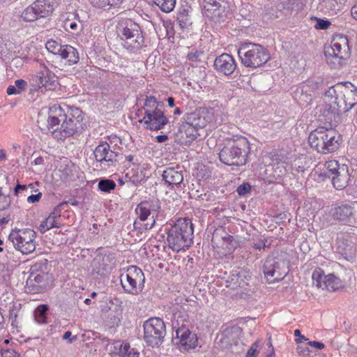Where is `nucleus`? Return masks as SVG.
Wrapping results in <instances>:
<instances>
[{
  "label": "nucleus",
  "instance_id": "obj_7",
  "mask_svg": "<svg viewBox=\"0 0 357 357\" xmlns=\"http://www.w3.org/2000/svg\"><path fill=\"white\" fill-rule=\"evenodd\" d=\"M238 55L243 66L252 68L263 66L270 59L268 52L255 43L243 44L238 50Z\"/></svg>",
  "mask_w": 357,
  "mask_h": 357
},
{
  "label": "nucleus",
  "instance_id": "obj_51",
  "mask_svg": "<svg viewBox=\"0 0 357 357\" xmlns=\"http://www.w3.org/2000/svg\"><path fill=\"white\" fill-rule=\"evenodd\" d=\"M251 190V185L249 183H243L240 185L236 191L239 195H245Z\"/></svg>",
  "mask_w": 357,
  "mask_h": 357
},
{
  "label": "nucleus",
  "instance_id": "obj_63",
  "mask_svg": "<svg viewBox=\"0 0 357 357\" xmlns=\"http://www.w3.org/2000/svg\"><path fill=\"white\" fill-rule=\"evenodd\" d=\"M2 357H20V356L15 351H6Z\"/></svg>",
  "mask_w": 357,
  "mask_h": 357
},
{
  "label": "nucleus",
  "instance_id": "obj_31",
  "mask_svg": "<svg viewBox=\"0 0 357 357\" xmlns=\"http://www.w3.org/2000/svg\"><path fill=\"white\" fill-rule=\"evenodd\" d=\"M60 56L66 59L70 66L77 63L79 60L77 49L70 45H63V50L60 52Z\"/></svg>",
  "mask_w": 357,
  "mask_h": 357
},
{
  "label": "nucleus",
  "instance_id": "obj_34",
  "mask_svg": "<svg viewBox=\"0 0 357 357\" xmlns=\"http://www.w3.org/2000/svg\"><path fill=\"white\" fill-rule=\"evenodd\" d=\"M50 266L47 259H42L34 263L30 268V274L50 276Z\"/></svg>",
  "mask_w": 357,
  "mask_h": 357
},
{
  "label": "nucleus",
  "instance_id": "obj_30",
  "mask_svg": "<svg viewBox=\"0 0 357 357\" xmlns=\"http://www.w3.org/2000/svg\"><path fill=\"white\" fill-rule=\"evenodd\" d=\"M347 95L345 94L343 100H345L347 106V112L357 104V88L350 82H345V90Z\"/></svg>",
  "mask_w": 357,
  "mask_h": 357
},
{
  "label": "nucleus",
  "instance_id": "obj_52",
  "mask_svg": "<svg viewBox=\"0 0 357 357\" xmlns=\"http://www.w3.org/2000/svg\"><path fill=\"white\" fill-rule=\"evenodd\" d=\"M296 351L299 356H307L310 355L311 351L309 349L308 347L306 345L300 344L298 345L296 348Z\"/></svg>",
  "mask_w": 357,
  "mask_h": 357
},
{
  "label": "nucleus",
  "instance_id": "obj_43",
  "mask_svg": "<svg viewBox=\"0 0 357 357\" xmlns=\"http://www.w3.org/2000/svg\"><path fill=\"white\" fill-rule=\"evenodd\" d=\"M115 188L116 183L113 180L102 178L98 182V188L102 192H110V191L114 190Z\"/></svg>",
  "mask_w": 357,
  "mask_h": 357
},
{
  "label": "nucleus",
  "instance_id": "obj_6",
  "mask_svg": "<svg viewBox=\"0 0 357 357\" xmlns=\"http://www.w3.org/2000/svg\"><path fill=\"white\" fill-rule=\"evenodd\" d=\"M289 257L286 252H280L269 255L264 261L263 271L269 283L282 280L289 273Z\"/></svg>",
  "mask_w": 357,
  "mask_h": 357
},
{
  "label": "nucleus",
  "instance_id": "obj_50",
  "mask_svg": "<svg viewBox=\"0 0 357 357\" xmlns=\"http://www.w3.org/2000/svg\"><path fill=\"white\" fill-rule=\"evenodd\" d=\"M316 19H317V24L315 25V28L317 29H322V30L327 29L331 24V22L328 20H325L320 19V18H316Z\"/></svg>",
  "mask_w": 357,
  "mask_h": 357
},
{
  "label": "nucleus",
  "instance_id": "obj_17",
  "mask_svg": "<svg viewBox=\"0 0 357 357\" xmlns=\"http://www.w3.org/2000/svg\"><path fill=\"white\" fill-rule=\"evenodd\" d=\"M56 78L47 67L44 66L31 79V85L35 89L45 88L51 90L56 86Z\"/></svg>",
  "mask_w": 357,
  "mask_h": 357
},
{
  "label": "nucleus",
  "instance_id": "obj_32",
  "mask_svg": "<svg viewBox=\"0 0 357 357\" xmlns=\"http://www.w3.org/2000/svg\"><path fill=\"white\" fill-rule=\"evenodd\" d=\"M63 26L68 32L77 31L82 28V24L75 13H68L66 18L63 20Z\"/></svg>",
  "mask_w": 357,
  "mask_h": 357
},
{
  "label": "nucleus",
  "instance_id": "obj_44",
  "mask_svg": "<svg viewBox=\"0 0 357 357\" xmlns=\"http://www.w3.org/2000/svg\"><path fill=\"white\" fill-rule=\"evenodd\" d=\"M325 167L326 169L325 174L331 178L335 173L336 174L339 171L341 165L336 160H330L325 163Z\"/></svg>",
  "mask_w": 357,
  "mask_h": 357
},
{
  "label": "nucleus",
  "instance_id": "obj_36",
  "mask_svg": "<svg viewBox=\"0 0 357 357\" xmlns=\"http://www.w3.org/2000/svg\"><path fill=\"white\" fill-rule=\"evenodd\" d=\"M144 109L145 116L149 114L150 113L155 112L158 110L162 109L160 107L159 102L157 101L156 98L154 96H146V98L144 105Z\"/></svg>",
  "mask_w": 357,
  "mask_h": 357
},
{
  "label": "nucleus",
  "instance_id": "obj_35",
  "mask_svg": "<svg viewBox=\"0 0 357 357\" xmlns=\"http://www.w3.org/2000/svg\"><path fill=\"white\" fill-rule=\"evenodd\" d=\"M219 238H221L223 243H226V247L231 250L234 248L232 245V242L234 241V237L230 236L226 233L225 229L222 227L219 229H216L213 234L212 240H218Z\"/></svg>",
  "mask_w": 357,
  "mask_h": 357
},
{
  "label": "nucleus",
  "instance_id": "obj_58",
  "mask_svg": "<svg viewBox=\"0 0 357 357\" xmlns=\"http://www.w3.org/2000/svg\"><path fill=\"white\" fill-rule=\"evenodd\" d=\"M303 90L302 89V93L300 97V100L305 101L306 104L310 103L311 101L312 100V96L310 94L303 93Z\"/></svg>",
  "mask_w": 357,
  "mask_h": 357
},
{
  "label": "nucleus",
  "instance_id": "obj_9",
  "mask_svg": "<svg viewBox=\"0 0 357 357\" xmlns=\"http://www.w3.org/2000/svg\"><path fill=\"white\" fill-rule=\"evenodd\" d=\"M348 38L344 36H337L332 41L331 47L325 50L327 63L334 68L340 67L349 55Z\"/></svg>",
  "mask_w": 357,
  "mask_h": 357
},
{
  "label": "nucleus",
  "instance_id": "obj_46",
  "mask_svg": "<svg viewBox=\"0 0 357 357\" xmlns=\"http://www.w3.org/2000/svg\"><path fill=\"white\" fill-rule=\"evenodd\" d=\"M66 116L68 119L79 121V123H82L83 119L82 112L79 108L75 107H70L68 114Z\"/></svg>",
  "mask_w": 357,
  "mask_h": 357
},
{
  "label": "nucleus",
  "instance_id": "obj_16",
  "mask_svg": "<svg viewBox=\"0 0 357 357\" xmlns=\"http://www.w3.org/2000/svg\"><path fill=\"white\" fill-rule=\"evenodd\" d=\"M93 155L97 162L107 167L115 166L117 162V153L111 150L109 144L106 142H101L96 147Z\"/></svg>",
  "mask_w": 357,
  "mask_h": 357
},
{
  "label": "nucleus",
  "instance_id": "obj_47",
  "mask_svg": "<svg viewBox=\"0 0 357 357\" xmlns=\"http://www.w3.org/2000/svg\"><path fill=\"white\" fill-rule=\"evenodd\" d=\"M11 201L9 195H6L2 192V188L0 187V211L9 208Z\"/></svg>",
  "mask_w": 357,
  "mask_h": 357
},
{
  "label": "nucleus",
  "instance_id": "obj_13",
  "mask_svg": "<svg viewBox=\"0 0 357 357\" xmlns=\"http://www.w3.org/2000/svg\"><path fill=\"white\" fill-rule=\"evenodd\" d=\"M160 208L158 202H142L137 205L135 211L139 220L146 222L144 224L146 230L151 229L155 225Z\"/></svg>",
  "mask_w": 357,
  "mask_h": 357
},
{
  "label": "nucleus",
  "instance_id": "obj_38",
  "mask_svg": "<svg viewBox=\"0 0 357 357\" xmlns=\"http://www.w3.org/2000/svg\"><path fill=\"white\" fill-rule=\"evenodd\" d=\"M343 0H321V6L328 12L336 13L337 10H340L344 4Z\"/></svg>",
  "mask_w": 357,
  "mask_h": 357
},
{
  "label": "nucleus",
  "instance_id": "obj_8",
  "mask_svg": "<svg viewBox=\"0 0 357 357\" xmlns=\"http://www.w3.org/2000/svg\"><path fill=\"white\" fill-rule=\"evenodd\" d=\"M186 313H175L172 318V326L175 331L174 339L178 340L176 343L180 344L184 349L195 348L197 343V336L195 333L185 326L184 322L186 321Z\"/></svg>",
  "mask_w": 357,
  "mask_h": 357
},
{
  "label": "nucleus",
  "instance_id": "obj_1",
  "mask_svg": "<svg viewBox=\"0 0 357 357\" xmlns=\"http://www.w3.org/2000/svg\"><path fill=\"white\" fill-rule=\"evenodd\" d=\"M345 90V82H338L336 84L329 87L325 92V97L328 102L323 111V117L326 123L331 126H335L339 119L340 113L347 112V105L345 100H343L344 96L347 95Z\"/></svg>",
  "mask_w": 357,
  "mask_h": 357
},
{
  "label": "nucleus",
  "instance_id": "obj_54",
  "mask_svg": "<svg viewBox=\"0 0 357 357\" xmlns=\"http://www.w3.org/2000/svg\"><path fill=\"white\" fill-rule=\"evenodd\" d=\"M15 85L16 86L17 89L20 90V92L21 93L24 90H25L26 87V82L22 79H17L15 82Z\"/></svg>",
  "mask_w": 357,
  "mask_h": 357
},
{
  "label": "nucleus",
  "instance_id": "obj_15",
  "mask_svg": "<svg viewBox=\"0 0 357 357\" xmlns=\"http://www.w3.org/2000/svg\"><path fill=\"white\" fill-rule=\"evenodd\" d=\"M224 1L204 0V13L215 23L223 22L227 16Z\"/></svg>",
  "mask_w": 357,
  "mask_h": 357
},
{
  "label": "nucleus",
  "instance_id": "obj_29",
  "mask_svg": "<svg viewBox=\"0 0 357 357\" xmlns=\"http://www.w3.org/2000/svg\"><path fill=\"white\" fill-rule=\"evenodd\" d=\"M54 1V0H36L33 3L39 17H47L53 11Z\"/></svg>",
  "mask_w": 357,
  "mask_h": 357
},
{
  "label": "nucleus",
  "instance_id": "obj_18",
  "mask_svg": "<svg viewBox=\"0 0 357 357\" xmlns=\"http://www.w3.org/2000/svg\"><path fill=\"white\" fill-rule=\"evenodd\" d=\"M144 128L150 130H159L162 129L169 122V119L165 115L162 109L150 113L144 116L143 120Z\"/></svg>",
  "mask_w": 357,
  "mask_h": 357
},
{
  "label": "nucleus",
  "instance_id": "obj_3",
  "mask_svg": "<svg viewBox=\"0 0 357 357\" xmlns=\"http://www.w3.org/2000/svg\"><path fill=\"white\" fill-rule=\"evenodd\" d=\"M250 143L244 137L229 139L219 153L220 160L229 166L245 165L250 153Z\"/></svg>",
  "mask_w": 357,
  "mask_h": 357
},
{
  "label": "nucleus",
  "instance_id": "obj_40",
  "mask_svg": "<svg viewBox=\"0 0 357 357\" xmlns=\"http://www.w3.org/2000/svg\"><path fill=\"white\" fill-rule=\"evenodd\" d=\"M48 308L46 305H40L34 311V319L36 321L40 324L47 322V312Z\"/></svg>",
  "mask_w": 357,
  "mask_h": 357
},
{
  "label": "nucleus",
  "instance_id": "obj_37",
  "mask_svg": "<svg viewBox=\"0 0 357 357\" xmlns=\"http://www.w3.org/2000/svg\"><path fill=\"white\" fill-rule=\"evenodd\" d=\"M89 1L95 8L109 10L112 7L121 3L123 0H89Z\"/></svg>",
  "mask_w": 357,
  "mask_h": 357
},
{
  "label": "nucleus",
  "instance_id": "obj_60",
  "mask_svg": "<svg viewBox=\"0 0 357 357\" xmlns=\"http://www.w3.org/2000/svg\"><path fill=\"white\" fill-rule=\"evenodd\" d=\"M308 344L319 350L324 349L325 347L324 343L317 341H310L308 342Z\"/></svg>",
  "mask_w": 357,
  "mask_h": 357
},
{
  "label": "nucleus",
  "instance_id": "obj_57",
  "mask_svg": "<svg viewBox=\"0 0 357 357\" xmlns=\"http://www.w3.org/2000/svg\"><path fill=\"white\" fill-rule=\"evenodd\" d=\"M6 92L10 96V95H16V94L21 93L20 92V90L17 89L15 85H10V86H8V87L7 88Z\"/></svg>",
  "mask_w": 357,
  "mask_h": 357
},
{
  "label": "nucleus",
  "instance_id": "obj_64",
  "mask_svg": "<svg viewBox=\"0 0 357 357\" xmlns=\"http://www.w3.org/2000/svg\"><path fill=\"white\" fill-rule=\"evenodd\" d=\"M351 14L352 17L357 20V2L351 9Z\"/></svg>",
  "mask_w": 357,
  "mask_h": 357
},
{
  "label": "nucleus",
  "instance_id": "obj_22",
  "mask_svg": "<svg viewBox=\"0 0 357 357\" xmlns=\"http://www.w3.org/2000/svg\"><path fill=\"white\" fill-rule=\"evenodd\" d=\"M65 114L61 107L50 108L47 119V129L51 132L55 138L56 132L60 131V123L64 119Z\"/></svg>",
  "mask_w": 357,
  "mask_h": 357
},
{
  "label": "nucleus",
  "instance_id": "obj_4",
  "mask_svg": "<svg viewBox=\"0 0 357 357\" xmlns=\"http://www.w3.org/2000/svg\"><path fill=\"white\" fill-rule=\"evenodd\" d=\"M328 125L330 128L318 127L308 137L310 146L323 154L334 152L340 146V135Z\"/></svg>",
  "mask_w": 357,
  "mask_h": 357
},
{
  "label": "nucleus",
  "instance_id": "obj_61",
  "mask_svg": "<svg viewBox=\"0 0 357 357\" xmlns=\"http://www.w3.org/2000/svg\"><path fill=\"white\" fill-rule=\"evenodd\" d=\"M294 335L296 337H299V338L296 339V341L297 343H301L303 340L306 341L307 338L305 336L302 335L300 330L296 329L294 331Z\"/></svg>",
  "mask_w": 357,
  "mask_h": 357
},
{
  "label": "nucleus",
  "instance_id": "obj_14",
  "mask_svg": "<svg viewBox=\"0 0 357 357\" xmlns=\"http://www.w3.org/2000/svg\"><path fill=\"white\" fill-rule=\"evenodd\" d=\"M313 284L318 288L336 291L342 286V280L333 274L326 275L321 268L315 269L312 275Z\"/></svg>",
  "mask_w": 357,
  "mask_h": 357
},
{
  "label": "nucleus",
  "instance_id": "obj_55",
  "mask_svg": "<svg viewBox=\"0 0 357 357\" xmlns=\"http://www.w3.org/2000/svg\"><path fill=\"white\" fill-rule=\"evenodd\" d=\"M41 197H42L41 192H38V194H36V195H29L27 197V202L29 204H34V203L38 202L40 201Z\"/></svg>",
  "mask_w": 357,
  "mask_h": 357
},
{
  "label": "nucleus",
  "instance_id": "obj_23",
  "mask_svg": "<svg viewBox=\"0 0 357 357\" xmlns=\"http://www.w3.org/2000/svg\"><path fill=\"white\" fill-rule=\"evenodd\" d=\"M162 176L169 186L179 185L183 181V172L178 165L166 167L162 172Z\"/></svg>",
  "mask_w": 357,
  "mask_h": 357
},
{
  "label": "nucleus",
  "instance_id": "obj_21",
  "mask_svg": "<svg viewBox=\"0 0 357 357\" xmlns=\"http://www.w3.org/2000/svg\"><path fill=\"white\" fill-rule=\"evenodd\" d=\"M81 127L82 123H79V121L68 119L66 114H65L64 119L60 126V131L56 132L55 139L63 140L66 137L73 135Z\"/></svg>",
  "mask_w": 357,
  "mask_h": 357
},
{
  "label": "nucleus",
  "instance_id": "obj_25",
  "mask_svg": "<svg viewBox=\"0 0 357 357\" xmlns=\"http://www.w3.org/2000/svg\"><path fill=\"white\" fill-rule=\"evenodd\" d=\"M183 119L188 124L199 130L206 126L207 121L205 116V112L203 110L196 109L195 111L187 113L183 117Z\"/></svg>",
  "mask_w": 357,
  "mask_h": 357
},
{
  "label": "nucleus",
  "instance_id": "obj_12",
  "mask_svg": "<svg viewBox=\"0 0 357 357\" xmlns=\"http://www.w3.org/2000/svg\"><path fill=\"white\" fill-rule=\"evenodd\" d=\"M36 232L31 229H13L8 236L14 248L23 255L33 252L36 249Z\"/></svg>",
  "mask_w": 357,
  "mask_h": 357
},
{
  "label": "nucleus",
  "instance_id": "obj_10",
  "mask_svg": "<svg viewBox=\"0 0 357 357\" xmlns=\"http://www.w3.org/2000/svg\"><path fill=\"white\" fill-rule=\"evenodd\" d=\"M124 291L132 295L140 294L144 287L145 277L142 271L136 266H130L120 275Z\"/></svg>",
  "mask_w": 357,
  "mask_h": 357
},
{
  "label": "nucleus",
  "instance_id": "obj_20",
  "mask_svg": "<svg viewBox=\"0 0 357 357\" xmlns=\"http://www.w3.org/2000/svg\"><path fill=\"white\" fill-rule=\"evenodd\" d=\"M214 68L217 71L229 75L233 73L236 65L234 58L230 54L225 53L215 59Z\"/></svg>",
  "mask_w": 357,
  "mask_h": 357
},
{
  "label": "nucleus",
  "instance_id": "obj_62",
  "mask_svg": "<svg viewBox=\"0 0 357 357\" xmlns=\"http://www.w3.org/2000/svg\"><path fill=\"white\" fill-rule=\"evenodd\" d=\"M252 248L257 250H261L266 247V244L264 240H260L257 243H252Z\"/></svg>",
  "mask_w": 357,
  "mask_h": 357
},
{
  "label": "nucleus",
  "instance_id": "obj_5",
  "mask_svg": "<svg viewBox=\"0 0 357 357\" xmlns=\"http://www.w3.org/2000/svg\"><path fill=\"white\" fill-rule=\"evenodd\" d=\"M169 247L174 252L188 248L192 243L193 225L190 219L180 218L167 232Z\"/></svg>",
  "mask_w": 357,
  "mask_h": 357
},
{
  "label": "nucleus",
  "instance_id": "obj_45",
  "mask_svg": "<svg viewBox=\"0 0 357 357\" xmlns=\"http://www.w3.org/2000/svg\"><path fill=\"white\" fill-rule=\"evenodd\" d=\"M45 46H46L47 50L50 52H51L54 54H56V55H59V56H60V52H61V50H63V45H61V44H59L58 42H56L54 40H49L46 43Z\"/></svg>",
  "mask_w": 357,
  "mask_h": 357
},
{
  "label": "nucleus",
  "instance_id": "obj_56",
  "mask_svg": "<svg viewBox=\"0 0 357 357\" xmlns=\"http://www.w3.org/2000/svg\"><path fill=\"white\" fill-rule=\"evenodd\" d=\"M71 335L72 333L69 331L65 332L64 334L63 335V340H67L68 342L70 344L73 343V342L77 340V337L76 335L71 337Z\"/></svg>",
  "mask_w": 357,
  "mask_h": 357
},
{
  "label": "nucleus",
  "instance_id": "obj_26",
  "mask_svg": "<svg viewBox=\"0 0 357 357\" xmlns=\"http://www.w3.org/2000/svg\"><path fill=\"white\" fill-rule=\"evenodd\" d=\"M331 181L333 186L337 190L344 188L349 181L350 175L349 172V167L346 165H341L340 169L331 177Z\"/></svg>",
  "mask_w": 357,
  "mask_h": 357
},
{
  "label": "nucleus",
  "instance_id": "obj_42",
  "mask_svg": "<svg viewBox=\"0 0 357 357\" xmlns=\"http://www.w3.org/2000/svg\"><path fill=\"white\" fill-rule=\"evenodd\" d=\"M33 3L28 6L22 13V18L26 22H33L39 18Z\"/></svg>",
  "mask_w": 357,
  "mask_h": 357
},
{
  "label": "nucleus",
  "instance_id": "obj_39",
  "mask_svg": "<svg viewBox=\"0 0 357 357\" xmlns=\"http://www.w3.org/2000/svg\"><path fill=\"white\" fill-rule=\"evenodd\" d=\"M154 3L165 13H169L175 7L176 0H153Z\"/></svg>",
  "mask_w": 357,
  "mask_h": 357
},
{
  "label": "nucleus",
  "instance_id": "obj_2",
  "mask_svg": "<svg viewBox=\"0 0 357 357\" xmlns=\"http://www.w3.org/2000/svg\"><path fill=\"white\" fill-rule=\"evenodd\" d=\"M116 32L123 41V47L131 53H137L146 46L141 27L130 18H121L119 21Z\"/></svg>",
  "mask_w": 357,
  "mask_h": 357
},
{
  "label": "nucleus",
  "instance_id": "obj_48",
  "mask_svg": "<svg viewBox=\"0 0 357 357\" xmlns=\"http://www.w3.org/2000/svg\"><path fill=\"white\" fill-rule=\"evenodd\" d=\"M32 184H30L29 185L17 184L14 188V195L15 196H19L20 193L23 192L24 197H26L28 194V188H32Z\"/></svg>",
  "mask_w": 357,
  "mask_h": 357
},
{
  "label": "nucleus",
  "instance_id": "obj_53",
  "mask_svg": "<svg viewBox=\"0 0 357 357\" xmlns=\"http://www.w3.org/2000/svg\"><path fill=\"white\" fill-rule=\"evenodd\" d=\"M202 54L201 52H190L188 54L187 58L189 61L196 62L199 61V57Z\"/></svg>",
  "mask_w": 357,
  "mask_h": 357
},
{
  "label": "nucleus",
  "instance_id": "obj_24",
  "mask_svg": "<svg viewBox=\"0 0 357 357\" xmlns=\"http://www.w3.org/2000/svg\"><path fill=\"white\" fill-rule=\"evenodd\" d=\"M198 131V130L183 121V122L180 124L175 135L176 138L181 143H188L195 140L197 136L199 135Z\"/></svg>",
  "mask_w": 357,
  "mask_h": 357
},
{
  "label": "nucleus",
  "instance_id": "obj_49",
  "mask_svg": "<svg viewBox=\"0 0 357 357\" xmlns=\"http://www.w3.org/2000/svg\"><path fill=\"white\" fill-rule=\"evenodd\" d=\"M126 178H128V181L134 184L135 185H138L142 183V181H144V176H139L137 174H133L132 176H129V174L127 173L126 174Z\"/></svg>",
  "mask_w": 357,
  "mask_h": 357
},
{
  "label": "nucleus",
  "instance_id": "obj_27",
  "mask_svg": "<svg viewBox=\"0 0 357 357\" xmlns=\"http://www.w3.org/2000/svg\"><path fill=\"white\" fill-rule=\"evenodd\" d=\"M64 204L65 203H60L57 205L56 207L54 208V211L52 212L45 220L41 222L38 227L41 233H45L53 227H59L56 219L61 216V209Z\"/></svg>",
  "mask_w": 357,
  "mask_h": 357
},
{
  "label": "nucleus",
  "instance_id": "obj_28",
  "mask_svg": "<svg viewBox=\"0 0 357 357\" xmlns=\"http://www.w3.org/2000/svg\"><path fill=\"white\" fill-rule=\"evenodd\" d=\"M356 211L357 210L356 208L355 204H353L352 205L343 204L335 207L333 210L332 215L334 219L345 221L349 219L351 216L354 215Z\"/></svg>",
  "mask_w": 357,
  "mask_h": 357
},
{
  "label": "nucleus",
  "instance_id": "obj_19",
  "mask_svg": "<svg viewBox=\"0 0 357 357\" xmlns=\"http://www.w3.org/2000/svg\"><path fill=\"white\" fill-rule=\"evenodd\" d=\"M50 276L29 274L24 287L25 291L29 294H37L43 291L48 284Z\"/></svg>",
  "mask_w": 357,
  "mask_h": 357
},
{
  "label": "nucleus",
  "instance_id": "obj_41",
  "mask_svg": "<svg viewBox=\"0 0 357 357\" xmlns=\"http://www.w3.org/2000/svg\"><path fill=\"white\" fill-rule=\"evenodd\" d=\"M234 278H236V287H243L246 284L245 280H248L250 276L245 271L241 270L231 275V281H234Z\"/></svg>",
  "mask_w": 357,
  "mask_h": 357
},
{
  "label": "nucleus",
  "instance_id": "obj_33",
  "mask_svg": "<svg viewBox=\"0 0 357 357\" xmlns=\"http://www.w3.org/2000/svg\"><path fill=\"white\" fill-rule=\"evenodd\" d=\"M287 165L284 161L278 158L273 159L272 164L268 167L272 171V176L277 180L285 176L287 172Z\"/></svg>",
  "mask_w": 357,
  "mask_h": 357
},
{
  "label": "nucleus",
  "instance_id": "obj_11",
  "mask_svg": "<svg viewBox=\"0 0 357 357\" xmlns=\"http://www.w3.org/2000/svg\"><path fill=\"white\" fill-rule=\"evenodd\" d=\"M143 328L145 342L152 347H159L166 334L164 321L158 317H152L144 323Z\"/></svg>",
  "mask_w": 357,
  "mask_h": 357
},
{
  "label": "nucleus",
  "instance_id": "obj_59",
  "mask_svg": "<svg viewBox=\"0 0 357 357\" xmlns=\"http://www.w3.org/2000/svg\"><path fill=\"white\" fill-rule=\"evenodd\" d=\"M257 347L256 344H253L250 349L248 351L246 357H255L257 353Z\"/></svg>",
  "mask_w": 357,
  "mask_h": 357
}]
</instances>
